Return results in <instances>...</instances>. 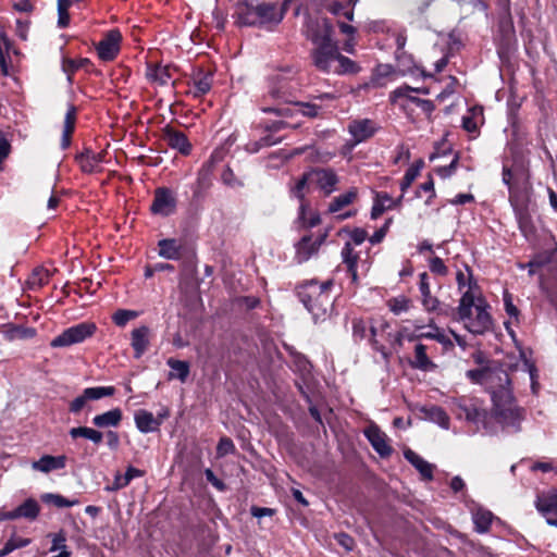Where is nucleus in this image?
I'll list each match as a JSON object with an SVG mask.
<instances>
[{
  "label": "nucleus",
  "mask_w": 557,
  "mask_h": 557,
  "mask_svg": "<svg viewBox=\"0 0 557 557\" xmlns=\"http://www.w3.org/2000/svg\"><path fill=\"white\" fill-rule=\"evenodd\" d=\"M332 281L319 283L308 281L297 287V296L305 308L311 313L314 323L324 322L331 317L333 299L330 294Z\"/></svg>",
  "instance_id": "obj_1"
},
{
  "label": "nucleus",
  "mask_w": 557,
  "mask_h": 557,
  "mask_svg": "<svg viewBox=\"0 0 557 557\" xmlns=\"http://www.w3.org/2000/svg\"><path fill=\"white\" fill-rule=\"evenodd\" d=\"M510 382H497L490 391L493 401L494 416L506 425H513L521 418L520 409L516 406Z\"/></svg>",
  "instance_id": "obj_2"
},
{
  "label": "nucleus",
  "mask_w": 557,
  "mask_h": 557,
  "mask_svg": "<svg viewBox=\"0 0 557 557\" xmlns=\"http://www.w3.org/2000/svg\"><path fill=\"white\" fill-rule=\"evenodd\" d=\"M97 325L94 322H81L65 329L61 334L55 336L51 342L52 348H64L72 345L81 344L87 338L94 336Z\"/></svg>",
  "instance_id": "obj_3"
},
{
  "label": "nucleus",
  "mask_w": 557,
  "mask_h": 557,
  "mask_svg": "<svg viewBox=\"0 0 557 557\" xmlns=\"http://www.w3.org/2000/svg\"><path fill=\"white\" fill-rule=\"evenodd\" d=\"M490 306L484 298L479 296L476 307L469 312L468 318L457 319L472 334H484L492 327V317L488 312Z\"/></svg>",
  "instance_id": "obj_4"
},
{
  "label": "nucleus",
  "mask_w": 557,
  "mask_h": 557,
  "mask_svg": "<svg viewBox=\"0 0 557 557\" xmlns=\"http://www.w3.org/2000/svg\"><path fill=\"white\" fill-rule=\"evenodd\" d=\"M453 408L459 419L468 422L480 423L486 418V410L478 398L459 397L453 400Z\"/></svg>",
  "instance_id": "obj_5"
},
{
  "label": "nucleus",
  "mask_w": 557,
  "mask_h": 557,
  "mask_svg": "<svg viewBox=\"0 0 557 557\" xmlns=\"http://www.w3.org/2000/svg\"><path fill=\"white\" fill-rule=\"evenodd\" d=\"M334 28L327 18H312L308 16L304 28V34L315 47L333 40Z\"/></svg>",
  "instance_id": "obj_6"
},
{
  "label": "nucleus",
  "mask_w": 557,
  "mask_h": 557,
  "mask_svg": "<svg viewBox=\"0 0 557 557\" xmlns=\"http://www.w3.org/2000/svg\"><path fill=\"white\" fill-rule=\"evenodd\" d=\"M338 52L335 41L319 45L311 50L312 63L319 71L330 74L334 71Z\"/></svg>",
  "instance_id": "obj_7"
},
{
  "label": "nucleus",
  "mask_w": 557,
  "mask_h": 557,
  "mask_svg": "<svg viewBox=\"0 0 557 557\" xmlns=\"http://www.w3.org/2000/svg\"><path fill=\"white\" fill-rule=\"evenodd\" d=\"M115 394L114 386H96L87 387L81 395L75 397L69 406V411L73 414H78L87 405L88 401L98 400L103 397H110Z\"/></svg>",
  "instance_id": "obj_8"
},
{
  "label": "nucleus",
  "mask_w": 557,
  "mask_h": 557,
  "mask_svg": "<svg viewBox=\"0 0 557 557\" xmlns=\"http://www.w3.org/2000/svg\"><path fill=\"white\" fill-rule=\"evenodd\" d=\"M285 7L277 8L274 3H259L252 15L253 26H275L281 23Z\"/></svg>",
  "instance_id": "obj_9"
},
{
  "label": "nucleus",
  "mask_w": 557,
  "mask_h": 557,
  "mask_svg": "<svg viewBox=\"0 0 557 557\" xmlns=\"http://www.w3.org/2000/svg\"><path fill=\"white\" fill-rule=\"evenodd\" d=\"M467 377L474 383L484 385L488 392L497 382L509 383V375L503 369H473L467 371Z\"/></svg>",
  "instance_id": "obj_10"
},
{
  "label": "nucleus",
  "mask_w": 557,
  "mask_h": 557,
  "mask_svg": "<svg viewBox=\"0 0 557 557\" xmlns=\"http://www.w3.org/2000/svg\"><path fill=\"white\" fill-rule=\"evenodd\" d=\"M534 505L536 510L544 517L546 523L557 528V488L537 495Z\"/></svg>",
  "instance_id": "obj_11"
},
{
  "label": "nucleus",
  "mask_w": 557,
  "mask_h": 557,
  "mask_svg": "<svg viewBox=\"0 0 557 557\" xmlns=\"http://www.w3.org/2000/svg\"><path fill=\"white\" fill-rule=\"evenodd\" d=\"M176 209V198L173 191L166 187H159L154 190L153 201L150 210L153 214L169 216Z\"/></svg>",
  "instance_id": "obj_12"
},
{
  "label": "nucleus",
  "mask_w": 557,
  "mask_h": 557,
  "mask_svg": "<svg viewBox=\"0 0 557 557\" xmlns=\"http://www.w3.org/2000/svg\"><path fill=\"white\" fill-rule=\"evenodd\" d=\"M264 113H274L278 116H292L295 112L308 117H315L319 114L320 107L310 102H296L293 107L275 106L261 108Z\"/></svg>",
  "instance_id": "obj_13"
},
{
  "label": "nucleus",
  "mask_w": 557,
  "mask_h": 557,
  "mask_svg": "<svg viewBox=\"0 0 557 557\" xmlns=\"http://www.w3.org/2000/svg\"><path fill=\"white\" fill-rule=\"evenodd\" d=\"M122 35L119 29L109 30L97 45L98 57L102 61H112L120 51Z\"/></svg>",
  "instance_id": "obj_14"
},
{
  "label": "nucleus",
  "mask_w": 557,
  "mask_h": 557,
  "mask_svg": "<svg viewBox=\"0 0 557 557\" xmlns=\"http://www.w3.org/2000/svg\"><path fill=\"white\" fill-rule=\"evenodd\" d=\"M161 139L172 149L177 150L184 156L191 151V145L187 136L170 125H166L161 131Z\"/></svg>",
  "instance_id": "obj_15"
},
{
  "label": "nucleus",
  "mask_w": 557,
  "mask_h": 557,
  "mask_svg": "<svg viewBox=\"0 0 557 557\" xmlns=\"http://www.w3.org/2000/svg\"><path fill=\"white\" fill-rule=\"evenodd\" d=\"M364 435L380 457L387 458L392 455L393 447L388 444L387 435L376 424H370L364 430Z\"/></svg>",
  "instance_id": "obj_16"
},
{
  "label": "nucleus",
  "mask_w": 557,
  "mask_h": 557,
  "mask_svg": "<svg viewBox=\"0 0 557 557\" xmlns=\"http://www.w3.org/2000/svg\"><path fill=\"white\" fill-rule=\"evenodd\" d=\"M377 129L379 125L370 119L354 120L348 124V132L352 136L355 144H360L371 138Z\"/></svg>",
  "instance_id": "obj_17"
},
{
  "label": "nucleus",
  "mask_w": 557,
  "mask_h": 557,
  "mask_svg": "<svg viewBox=\"0 0 557 557\" xmlns=\"http://www.w3.org/2000/svg\"><path fill=\"white\" fill-rule=\"evenodd\" d=\"M413 91V87H410L408 85H404L395 89L391 94V101L395 102L398 98H406L407 101L416 104L419 107L426 115H431L432 112L435 110V106L431 100L428 99H421L414 96H411L410 94Z\"/></svg>",
  "instance_id": "obj_18"
},
{
  "label": "nucleus",
  "mask_w": 557,
  "mask_h": 557,
  "mask_svg": "<svg viewBox=\"0 0 557 557\" xmlns=\"http://www.w3.org/2000/svg\"><path fill=\"white\" fill-rule=\"evenodd\" d=\"M212 82V73L198 70L191 77L187 94L191 95L194 98H200L210 91Z\"/></svg>",
  "instance_id": "obj_19"
},
{
  "label": "nucleus",
  "mask_w": 557,
  "mask_h": 557,
  "mask_svg": "<svg viewBox=\"0 0 557 557\" xmlns=\"http://www.w3.org/2000/svg\"><path fill=\"white\" fill-rule=\"evenodd\" d=\"M103 158L104 152L97 153L86 148L76 156V161L84 173L91 174L101 171L100 164L103 162Z\"/></svg>",
  "instance_id": "obj_20"
},
{
  "label": "nucleus",
  "mask_w": 557,
  "mask_h": 557,
  "mask_svg": "<svg viewBox=\"0 0 557 557\" xmlns=\"http://www.w3.org/2000/svg\"><path fill=\"white\" fill-rule=\"evenodd\" d=\"M325 235L320 236L315 240L311 236H304L296 245V260L298 263L306 262L311 256L317 253L322 245Z\"/></svg>",
  "instance_id": "obj_21"
},
{
  "label": "nucleus",
  "mask_w": 557,
  "mask_h": 557,
  "mask_svg": "<svg viewBox=\"0 0 557 557\" xmlns=\"http://www.w3.org/2000/svg\"><path fill=\"white\" fill-rule=\"evenodd\" d=\"M509 201L513 208L515 215L519 225L520 231L528 235L532 232L533 225H532V218L528 210V207L525 203L520 202L516 196L510 195Z\"/></svg>",
  "instance_id": "obj_22"
},
{
  "label": "nucleus",
  "mask_w": 557,
  "mask_h": 557,
  "mask_svg": "<svg viewBox=\"0 0 557 557\" xmlns=\"http://www.w3.org/2000/svg\"><path fill=\"white\" fill-rule=\"evenodd\" d=\"M311 177H314L318 186L330 195L334 191L335 185L338 183L336 173L331 169H315L310 171Z\"/></svg>",
  "instance_id": "obj_23"
},
{
  "label": "nucleus",
  "mask_w": 557,
  "mask_h": 557,
  "mask_svg": "<svg viewBox=\"0 0 557 557\" xmlns=\"http://www.w3.org/2000/svg\"><path fill=\"white\" fill-rule=\"evenodd\" d=\"M66 466V457L64 455L51 456L44 455L39 460L32 463L33 470L49 473L53 470L63 469Z\"/></svg>",
  "instance_id": "obj_24"
},
{
  "label": "nucleus",
  "mask_w": 557,
  "mask_h": 557,
  "mask_svg": "<svg viewBox=\"0 0 557 557\" xmlns=\"http://www.w3.org/2000/svg\"><path fill=\"white\" fill-rule=\"evenodd\" d=\"M135 424L141 433H151L158 431L162 421L156 418L151 412L140 409L135 412Z\"/></svg>",
  "instance_id": "obj_25"
},
{
  "label": "nucleus",
  "mask_w": 557,
  "mask_h": 557,
  "mask_svg": "<svg viewBox=\"0 0 557 557\" xmlns=\"http://www.w3.org/2000/svg\"><path fill=\"white\" fill-rule=\"evenodd\" d=\"M150 330L146 325L134 329L131 333V345L135 351V358H140L149 346Z\"/></svg>",
  "instance_id": "obj_26"
},
{
  "label": "nucleus",
  "mask_w": 557,
  "mask_h": 557,
  "mask_svg": "<svg viewBox=\"0 0 557 557\" xmlns=\"http://www.w3.org/2000/svg\"><path fill=\"white\" fill-rule=\"evenodd\" d=\"M419 290L421 293L422 306L428 312L437 311L440 309V301L436 297L431 295L429 275L423 272L419 276Z\"/></svg>",
  "instance_id": "obj_27"
},
{
  "label": "nucleus",
  "mask_w": 557,
  "mask_h": 557,
  "mask_svg": "<svg viewBox=\"0 0 557 557\" xmlns=\"http://www.w3.org/2000/svg\"><path fill=\"white\" fill-rule=\"evenodd\" d=\"M258 5L257 0H238L236 23L240 26H253L255 20L252 21V15Z\"/></svg>",
  "instance_id": "obj_28"
},
{
  "label": "nucleus",
  "mask_w": 557,
  "mask_h": 557,
  "mask_svg": "<svg viewBox=\"0 0 557 557\" xmlns=\"http://www.w3.org/2000/svg\"><path fill=\"white\" fill-rule=\"evenodd\" d=\"M159 256L168 260H178L183 255V245L175 238L161 239L158 243Z\"/></svg>",
  "instance_id": "obj_29"
},
{
  "label": "nucleus",
  "mask_w": 557,
  "mask_h": 557,
  "mask_svg": "<svg viewBox=\"0 0 557 557\" xmlns=\"http://www.w3.org/2000/svg\"><path fill=\"white\" fill-rule=\"evenodd\" d=\"M473 285H475V283L469 281V289L462 294L459 300L457 308V319L468 318L469 312L473 311V309L476 307V300L479 297H476L472 290Z\"/></svg>",
  "instance_id": "obj_30"
},
{
  "label": "nucleus",
  "mask_w": 557,
  "mask_h": 557,
  "mask_svg": "<svg viewBox=\"0 0 557 557\" xmlns=\"http://www.w3.org/2000/svg\"><path fill=\"white\" fill-rule=\"evenodd\" d=\"M14 513L12 517H16V519L24 518L34 521L40 513V505L35 498H27L14 509Z\"/></svg>",
  "instance_id": "obj_31"
},
{
  "label": "nucleus",
  "mask_w": 557,
  "mask_h": 557,
  "mask_svg": "<svg viewBox=\"0 0 557 557\" xmlns=\"http://www.w3.org/2000/svg\"><path fill=\"white\" fill-rule=\"evenodd\" d=\"M410 366L421 371H433L436 369V364L428 357L426 346L423 344L416 345L414 358L410 361Z\"/></svg>",
  "instance_id": "obj_32"
},
{
  "label": "nucleus",
  "mask_w": 557,
  "mask_h": 557,
  "mask_svg": "<svg viewBox=\"0 0 557 557\" xmlns=\"http://www.w3.org/2000/svg\"><path fill=\"white\" fill-rule=\"evenodd\" d=\"M123 414L120 408H113L92 418V424L97 428H115L122 421Z\"/></svg>",
  "instance_id": "obj_33"
},
{
  "label": "nucleus",
  "mask_w": 557,
  "mask_h": 557,
  "mask_svg": "<svg viewBox=\"0 0 557 557\" xmlns=\"http://www.w3.org/2000/svg\"><path fill=\"white\" fill-rule=\"evenodd\" d=\"M405 458L420 472L425 480H432L433 466L411 449L404 451Z\"/></svg>",
  "instance_id": "obj_34"
},
{
  "label": "nucleus",
  "mask_w": 557,
  "mask_h": 557,
  "mask_svg": "<svg viewBox=\"0 0 557 557\" xmlns=\"http://www.w3.org/2000/svg\"><path fill=\"white\" fill-rule=\"evenodd\" d=\"M311 177L310 172L305 173L296 183L294 188L292 189L293 195L299 200V213L298 220H305V211L309 209V205L305 199V188L308 184L309 178Z\"/></svg>",
  "instance_id": "obj_35"
},
{
  "label": "nucleus",
  "mask_w": 557,
  "mask_h": 557,
  "mask_svg": "<svg viewBox=\"0 0 557 557\" xmlns=\"http://www.w3.org/2000/svg\"><path fill=\"white\" fill-rule=\"evenodd\" d=\"M146 76L150 82L164 86L171 79V67L160 64L148 65Z\"/></svg>",
  "instance_id": "obj_36"
},
{
  "label": "nucleus",
  "mask_w": 557,
  "mask_h": 557,
  "mask_svg": "<svg viewBox=\"0 0 557 557\" xmlns=\"http://www.w3.org/2000/svg\"><path fill=\"white\" fill-rule=\"evenodd\" d=\"M342 258H343V262L347 267L348 273L351 276V281L354 283H357V281H358L357 262H358L359 256L354 252V249L349 243H346L345 246L343 247Z\"/></svg>",
  "instance_id": "obj_37"
},
{
  "label": "nucleus",
  "mask_w": 557,
  "mask_h": 557,
  "mask_svg": "<svg viewBox=\"0 0 557 557\" xmlns=\"http://www.w3.org/2000/svg\"><path fill=\"white\" fill-rule=\"evenodd\" d=\"M493 513L484 508H478L472 512L474 529L478 533H486L493 521Z\"/></svg>",
  "instance_id": "obj_38"
},
{
  "label": "nucleus",
  "mask_w": 557,
  "mask_h": 557,
  "mask_svg": "<svg viewBox=\"0 0 557 557\" xmlns=\"http://www.w3.org/2000/svg\"><path fill=\"white\" fill-rule=\"evenodd\" d=\"M166 364L171 368L169 379H178L181 382H185L189 375V363L187 361L176 360L169 358Z\"/></svg>",
  "instance_id": "obj_39"
},
{
  "label": "nucleus",
  "mask_w": 557,
  "mask_h": 557,
  "mask_svg": "<svg viewBox=\"0 0 557 557\" xmlns=\"http://www.w3.org/2000/svg\"><path fill=\"white\" fill-rule=\"evenodd\" d=\"M69 433L72 438L84 437L95 444L101 443L103 438V434L100 431L88 426L72 428Z\"/></svg>",
  "instance_id": "obj_40"
},
{
  "label": "nucleus",
  "mask_w": 557,
  "mask_h": 557,
  "mask_svg": "<svg viewBox=\"0 0 557 557\" xmlns=\"http://www.w3.org/2000/svg\"><path fill=\"white\" fill-rule=\"evenodd\" d=\"M4 335L9 341L27 339L36 335V330L22 325H10L5 330Z\"/></svg>",
  "instance_id": "obj_41"
},
{
  "label": "nucleus",
  "mask_w": 557,
  "mask_h": 557,
  "mask_svg": "<svg viewBox=\"0 0 557 557\" xmlns=\"http://www.w3.org/2000/svg\"><path fill=\"white\" fill-rule=\"evenodd\" d=\"M357 197V190L350 189L339 196H336L329 205V212L335 213L350 205Z\"/></svg>",
  "instance_id": "obj_42"
},
{
  "label": "nucleus",
  "mask_w": 557,
  "mask_h": 557,
  "mask_svg": "<svg viewBox=\"0 0 557 557\" xmlns=\"http://www.w3.org/2000/svg\"><path fill=\"white\" fill-rule=\"evenodd\" d=\"M49 536L52 537L50 552L59 550V554L53 557H71V552L67 550L66 546V535L62 530L58 533L50 534Z\"/></svg>",
  "instance_id": "obj_43"
},
{
  "label": "nucleus",
  "mask_w": 557,
  "mask_h": 557,
  "mask_svg": "<svg viewBox=\"0 0 557 557\" xmlns=\"http://www.w3.org/2000/svg\"><path fill=\"white\" fill-rule=\"evenodd\" d=\"M425 416L433 421L434 423H437L440 426L444 429H448L449 426V417L445 412V410L438 406H431L426 408Z\"/></svg>",
  "instance_id": "obj_44"
},
{
  "label": "nucleus",
  "mask_w": 557,
  "mask_h": 557,
  "mask_svg": "<svg viewBox=\"0 0 557 557\" xmlns=\"http://www.w3.org/2000/svg\"><path fill=\"white\" fill-rule=\"evenodd\" d=\"M358 71L359 66L357 65L356 62H354L347 57L342 55L338 52V59H336L334 71H332L333 74H352L357 73Z\"/></svg>",
  "instance_id": "obj_45"
},
{
  "label": "nucleus",
  "mask_w": 557,
  "mask_h": 557,
  "mask_svg": "<svg viewBox=\"0 0 557 557\" xmlns=\"http://www.w3.org/2000/svg\"><path fill=\"white\" fill-rule=\"evenodd\" d=\"M90 63V61L86 58H82L78 60L74 59H63L62 61V70L67 74V81L72 82V75L81 67H85Z\"/></svg>",
  "instance_id": "obj_46"
},
{
  "label": "nucleus",
  "mask_w": 557,
  "mask_h": 557,
  "mask_svg": "<svg viewBox=\"0 0 557 557\" xmlns=\"http://www.w3.org/2000/svg\"><path fill=\"white\" fill-rule=\"evenodd\" d=\"M41 500L46 504H52L58 508L73 507L78 504L77 499H67L59 494L46 493L41 496Z\"/></svg>",
  "instance_id": "obj_47"
},
{
  "label": "nucleus",
  "mask_w": 557,
  "mask_h": 557,
  "mask_svg": "<svg viewBox=\"0 0 557 557\" xmlns=\"http://www.w3.org/2000/svg\"><path fill=\"white\" fill-rule=\"evenodd\" d=\"M387 306L394 314L398 315L409 310L410 299L405 296L394 297L387 301Z\"/></svg>",
  "instance_id": "obj_48"
},
{
  "label": "nucleus",
  "mask_w": 557,
  "mask_h": 557,
  "mask_svg": "<svg viewBox=\"0 0 557 557\" xmlns=\"http://www.w3.org/2000/svg\"><path fill=\"white\" fill-rule=\"evenodd\" d=\"M327 10L336 15V16H344L348 21H352L354 18V9L348 8V5H345L341 2L334 1L327 5Z\"/></svg>",
  "instance_id": "obj_49"
},
{
  "label": "nucleus",
  "mask_w": 557,
  "mask_h": 557,
  "mask_svg": "<svg viewBox=\"0 0 557 557\" xmlns=\"http://www.w3.org/2000/svg\"><path fill=\"white\" fill-rule=\"evenodd\" d=\"M137 317V311L120 309L112 315V320L117 326H125L131 320Z\"/></svg>",
  "instance_id": "obj_50"
},
{
  "label": "nucleus",
  "mask_w": 557,
  "mask_h": 557,
  "mask_svg": "<svg viewBox=\"0 0 557 557\" xmlns=\"http://www.w3.org/2000/svg\"><path fill=\"white\" fill-rule=\"evenodd\" d=\"M430 329L434 330V334L428 335L430 339H434L437 343L442 344L445 348H453L454 344L448 336L444 334V332L433 323V320L430 321Z\"/></svg>",
  "instance_id": "obj_51"
},
{
  "label": "nucleus",
  "mask_w": 557,
  "mask_h": 557,
  "mask_svg": "<svg viewBox=\"0 0 557 557\" xmlns=\"http://www.w3.org/2000/svg\"><path fill=\"white\" fill-rule=\"evenodd\" d=\"M76 122V108L70 104L64 117L63 133L65 135H72L75 128Z\"/></svg>",
  "instance_id": "obj_52"
},
{
  "label": "nucleus",
  "mask_w": 557,
  "mask_h": 557,
  "mask_svg": "<svg viewBox=\"0 0 557 557\" xmlns=\"http://www.w3.org/2000/svg\"><path fill=\"white\" fill-rule=\"evenodd\" d=\"M419 171H420V165H412L410 166L404 177H403V181L400 183V189L401 191H406V189L412 184V182L417 178V176L419 175Z\"/></svg>",
  "instance_id": "obj_53"
},
{
  "label": "nucleus",
  "mask_w": 557,
  "mask_h": 557,
  "mask_svg": "<svg viewBox=\"0 0 557 557\" xmlns=\"http://www.w3.org/2000/svg\"><path fill=\"white\" fill-rule=\"evenodd\" d=\"M235 446L231 438L228 437H221L218 446H216V454L219 457L226 456L228 454L234 453Z\"/></svg>",
  "instance_id": "obj_54"
},
{
  "label": "nucleus",
  "mask_w": 557,
  "mask_h": 557,
  "mask_svg": "<svg viewBox=\"0 0 557 557\" xmlns=\"http://www.w3.org/2000/svg\"><path fill=\"white\" fill-rule=\"evenodd\" d=\"M430 270L431 272L437 274V275H446L448 272L447 267L444 264V261L440 257H433L430 260Z\"/></svg>",
  "instance_id": "obj_55"
},
{
  "label": "nucleus",
  "mask_w": 557,
  "mask_h": 557,
  "mask_svg": "<svg viewBox=\"0 0 557 557\" xmlns=\"http://www.w3.org/2000/svg\"><path fill=\"white\" fill-rule=\"evenodd\" d=\"M352 334L357 339H363L367 336V323L361 319L352 321Z\"/></svg>",
  "instance_id": "obj_56"
},
{
  "label": "nucleus",
  "mask_w": 557,
  "mask_h": 557,
  "mask_svg": "<svg viewBox=\"0 0 557 557\" xmlns=\"http://www.w3.org/2000/svg\"><path fill=\"white\" fill-rule=\"evenodd\" d=\"M29 544H30V539H24V537H17V536H12L10 540H8L5 542V545L8 546V548H10L11 553L17 548L26 547Z\"/></svg>",
  "instance_id": "obj_57"
},
{
  "label": "nucleus",
  "mask_w": 557,
  "mask_h": 557,
  "mask_svg": "<svg viewBox=\"0 0 557 557\" xmlns=\"http://www.w3.org/2000/svg\"><path fill=\"white\" fill-rule=\"evenodd\" d=\"M10 49V40L7 35L2 32L0 33V64L3 71H5V58L4 53Z\"/></svg>",
  "instance_id": "obj_58"
},
{
  "label": "nucleus",
  "mask_w": 557,
  "mask_h": 557,
  "mask_svg": "<svg viewBox=\"0 0 557 557\" xmlns=\"http://www.w3.org/2000/svg\"><path fill=\"white\" fill-rule=\"evenodd\" d=\"M458 160H459V157H458V154H456L454 157L453 161L448 165L441 166L436 170L437 174L443 178L449 177L455 172V170L457 168Z\"/></svg>",
  "instance_id": "obj_59"
},
{
  "label": "nucleus",
  "mask_w": 557,
  "mask_h": 557,
  "mask_svg": "<svg viewBox=\"0 0 557 557\" xmlns=\"http://www.w3.org/2000/svg\"><path fill=\"white\" fill-rule=\"evenodd\" d=\"M337 543L344 547L347 552H351L355 547L354 539L346 533H338L335 535Z\"/></svg>",
  "instance_id": "obj_60"
},
{
  "label": "nucleus",
  "mask_w": 557,
  "mask_h": 557,
  "mask_svg": "<svg viewBox=\"0 0 557 557\" xmlns=\"http://www.w3.org/2000/svg\"><path fill=\"white\" fill-rule=\"evenodd\" d=\"M49 281V272L45 269H37L32 276V284L44 285Z\"/></svg>",
  "instance_id": "obj_61"
},
{
  "label": "nucleus",
  "mask_w": 557,
  "mask_h": 557,
  "mask_svg": "<svg viewBox=\"0 0 557 557\" xmlns=\"http://www.w3.org/2000/svg\"><path fill=\"white\" fill-rule=\"evenodd\" d=\"M392 223V220H387L384 225L379 228L370 238V243L372 245H375V244H379L383 240V238L385 237L387 231H388V227H389V224Z\"/></svg>",
  "instance_id": "obj_62"
},
{
  "label": "nucleus",
  "mask_w": 557,
  "mask_h": 557,
  "mask_svg": "<svg viewBox=\"0 0 557 557\" xmlns=\"http://www.w3.org/2000/svg\"><path fill=\"white\" fill-rule=\"evenodd\" d=\"M205 476H206L207 481L209 483H211L216 490H219V491L225 490V484L223 483V481L218 479L211 469L205 470Z\"/></svg>",
  "instance_id": "obj_63"
},
{
  "label": "nucleus",
  "mask_w": 557,
  "mask_h": 557,
  "mask_svg": "<svg viewBox=\"0 0 557 557\" xmlns=\"http://www.w3.org/2000/svg\"><path fill=\"white\" fill-rule=\"evenodd\" d=\"M129 483L125 480L124 474L116 473L115 476H114L112 485L108 486L107 491H111V492L119 491L121 488H124Z\"/></svg>",
  "instance_id": "obj_64"
}]
</instances>
